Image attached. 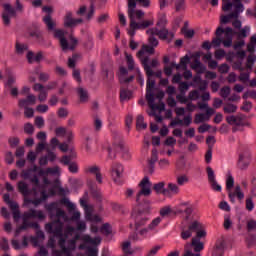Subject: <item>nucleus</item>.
I'll return each instance as SVG.
<instances>
[{
  "label": "nucleus",
  "instance_id": "6ab92c4d",
  "mask_svg": "<svg viewBox=\"0 0 256 256\" xmlns=\"http://www.w3.org/2000/svg\"><path fill=\"white\" fill-rule=\"evenodd\" d=\"M142 66L144 68V71H145L147 77H157L158 79H161V77H163V72L161 70L154 72L153 69H151V66H149V57L148 56H145V58L142 59Z\"/></svg>",
  "mask_w": 256,
  "mask_h": 256
},
{
  "label": "nucleus",
  "instance_id": "9d476101",
  "mask_svg": "<svg viewBox=\"0 0 256 256\" xmlns=\"http://www.w3.org/2000/svg\"><path fill=\"white\" fill-rule=\"evenodd\" d=\"M132 219L135 221L136 229L139 227H145L151 220V209L149 207H145L138 210H133Z\"/></svg>",
  "mask_w": 256,
  "mask_h": 256
},
{
  "label": "nucleus",
  "instance_id": "473e14b6",
  "mask_svg": "<svg viewBox=\"0 0 256 256\" xmlns=\"http://www.w3.org/2000/svg\"><path fill=\"white\" fill-rule=\"evenodd\" d=\"M178 213H185L186 219H189V217H191V213H193V207L188 203H182L178 209Z\"/></svg>",
  "mask_w": 256,
  "mask_h": 256
},
{
  "label": "nucleus",
  "instance_id": "5fc2aeb1",
  "mask_svg": "<svg viewBox=\"0 0 256 256\" xmlns=\"http://www.w3.org/2000/svg\"><path fill=\"white\" fill-rule=\"evenodd\" d=\"M165 25H167V15L160 14L158 17L157 26L163 28Z\"/></svg>",
  "mask_w": 256,
  "mask_h": 256
},
{
  "label": "nucleus",
  "instance_id": "774afa93",
  "mask_svg": "<svg viewBox=\"0 0 256 256\" xmlns=\"http://www.w3.org/2000/svg\"><path fill=\"white\" fill-rule=\"evenodd\" d=\"M251 197H256V177L252 179Z\"/></svg>",
  "mask_w": 256,
  "mask_h": 256
},
{
  "label": "nucleus",
  "instance_id": "bb28decb",
  "mask_svg": "<svg viewBox=\"0 0 256 256\" xmlns=\"http://www.w3.org/2000/svg\"><path fill=\"white\" fill-rule=\"evenodd\" d=\"M87 173H90V175H93L99 185L103 184V175L101 174V168L98 166H89L86 169Z\"/></svg>",
  "mask_w": 256,
  "mask_h": 256
},
{
  "label": "nucleus",
  "instance_id": "79ce46f5",
  "mask_svg": "<svg viewBox=\"0 0 256 256\" xmlns=\"http://www.w3.org/2000/svg\"><path fill=\"white\" fill-rule=\"evenodd\" d=\"M43 202L39 198L31 199L29 197L24 198V205H35V207H38V205H41Z\"/></svg>",
  "mask_w": 256,
  "mask_h": 256
},
{
  "label": "nucleus",
  "instance_id": "72a5a7b5",
  "mask_svg": "<svg viewBox=\"0 0 256 256\" xmlns=\"http://www.w3.org/2000/svg\"><path fill=\"white\" fill-rule=\"evenodd\" d=\"M153 190L161 195H169V190L165 189V182H159L154 184Z\"/></svg>",
  "mask_w": 256,
  "mask_h": 256
},
{
  "label": "nucleus",
  "instance_id": "c85d7f7f",
  "mask_svg": "<svg viewBox=\"0 0 256 256\" xmlns=\"http://www.w3.org/2000/svg\"><path fill=\"white\" fill-rule=\"evenodd\" d=\"M87 185L95 199L101 200V191L97 188V183L93 180H88Z\"/></svg>",
  "mask_w": 256,
  "mask_h": 256
},
{
  "label": "nucleus",
  "instance_id": "603ef678",
  "mask_svg": "<svg viewBox=\"0 0 256 256\" xmlns=\"http://www.w3.org/2000/svg\"><path fill=\"white\" fill-rule=\"evenodd\" d=\"M167 191H168V195L170 193H172L173 195H177V193H179V186H177V184L169 183Z\"/></svg>",
  "mask_w": 256,
  "mask_h": 256
},
{
  "label": "nucleus",
  "instance_id": "37998d69",
  "mask_svg": "<svg viewBox=\"0 0 256 256\" xmlns=\"http://www.w3.org/2000/svg\"><path fill=\"white\" fill-rule=\"evenodd\" d=\"M30 37H33L38 43H43V34L39 30H35L29 33Z\"/></svg>",
  "mask_w": 256,
  "mask_h": 256
},
{
  "label": "nucleus",
  "instance_id": "1a4fd4ad",
  "mask_svg": "<svg viewBox=\"0 0 256 256\" xmlns=\"http://www.w3.org/2000/svg\"><path fill=\"white\" fill-rule=\"evenodd\" d=\"M45 213L41 210L29 209L28 211L24 212L22 215V225L16 230V233L20 231H26V229L30 228L29 219H39V221H45Z\"/></svg>",
  "mask_w": 256,
  "mask_h": 256
},
{
  "label": "nucleus",
  "instance_id": "7ed1b4c3",
  "mask_svg": "<svg viewBox=\"0 0 256 256\" xmlns=\"http://www.w3.org/2000/svg\"><path fill=\"white\" fill-rule=\"evenodd\" d=\"M43 23L46 25L47 31L51 32L54 31V37L55 39H59L60 46L63 51H68L70 49L73 51L75 47H77L78 40L74 38L73 36H70L69 42L67 41V38L65 37L66 33L65 31L58 29L56 30V23L53 21V18H51V15H46L42 19Z\"/></svg>",
  "mask_w": 256,
  "mask_h": 256
},
{
  "label": "nucleus",
  "instance_id": "dca6fc26",
  "mask_svg": "<svg viewBox=\"0 0 256 256\" xmlns=\"http://www.w3.org/2000/svg\"><path fill=\"white\" fill-rule=\"evenodd\" d=\"M61 205H65L67 207L69 213H72L71 220L72 221H79L81 219V212L75 210L77 209V206H75L74 203H72L69 198H62L60 200Z\"/></svg>",
  "mask_w": 256,
  "mask_h": 256
},
{
  "label": "nucleus",
  "instance_id": "13d9d810",
  "mask_svg": "<svg viewBox=\"0 0 256 256\" xmlns=\"http://www.w3.org/2000/svg\"><path fill=\"white\" fill-rule=\"evenodd\" d=\"M24 133H26L27 135H33V133H35V127L33 126V124L31 123H26L24 125Z\"/></svg>",
  "mask_w": 256,
  "mask_h": 256
},
{
  "label": "nucleus",
  "instance_id": "cd10ccee",
  "mask_svg": "<svg viewBox=\"0 0 256 256\" xmlns=\"http://www.w3.org/2000/svg\"><path fill=\"white\" fill-rule=\"evenodd\" d=\"M37 103V97L33 94L28 95L26 98L20 99L18 101V107L23 109V107H29Z\"/></svg>",
  "mask_w": 256,
  "mask_h": 256
},
{
  "label": "nucleus",
  "instance_id": "423d86ee",
  "mask_svg": "<svg viewBox=\"0 0 256 256\" xmlns=\"http://www.w3.org/2000/svg\"><path fill=\"white\" fill-rule=\"evenodd\" d=\"M54 236H50L49 240H48V247H50V249H52V255L53 256H73L72 253L73 251H75V247H76V241L75 239H70L67 240V238L65 239L64 242V247L65 249H68V253L63 252V248L61 247V245H59L60 250L56 249V240H55V234H53Z\"/></svg>",
  "mask_w": 256,
  "mask_h": 256
},
{
  "label": "nucleus",
  "instance_id": "ea45409f",
  "mask_svg": "<svg viewBox=\"0 0 256 256\" xmlns=\"http://www.w3.org/2000/svg\"><path fill=\"white\" fill-rule=\"evenodd\" d=\"M27 49H29V47L26 44H21L19 41L16 42L15 51L17 55H23Z\"/></svg>",
  "mask_w": 256,
  "mask_h": 256
},
{
  "label": "nucleus",
  "instance_id": "2eb2a0df",
  "mask_svg": "<svg viewBox=\"0 0 256 256\" xmlns=\"http://www.w3.org/2000/svg\"><path fill=\"white\" fill-rule=\"evenodd\" d=\"M148 35H157L159 39H162V41H171L173 39L174 35L172 32H169L167 28L163 27L159 30V28H151L147 30Z\"/></svg>",
  "mask_w": 256,
  "mask_h": 256
},
{
  "label": "nucleus",
  "instance_id": "f8f14e48",
  "mask_svg": "<svg viewBox=\"0 0 256 256\" xmlns=\"http://www.w3.org/2000/svg\"><path fill=\"white\" fill-rule=\"evenodd\" d=\"M153 89H155V80L148 77L146 83V101L148 102L150 109H155V107H157V104H155V92H153Z\"/></svg>",
  "mask_w": 256,
  "mask_h": 256
},
{
  "label": "nucleus",
  "instance_id": "a211bd4d",
  "mask_svg": "<svg viewBox=\"0 0 256 256\" xmlns=\"http://www.w3.org/2000/svg\"><path fill=\"white\" fill-rule=\"evenodd\" d=\"M206 173L208 175V183L210 184L211 189H213V191L221 193L222 187L221 185H219V183H217V179L215 178V171H213V168H211V166H208L206 168Z\"/></svg>",
  "mask_w": 256,
  "mask_h": 256
},
{
  "label": "nucleus",
  "instance_id": "338daca9",
  "mask_svg": "<svg viewBox=\"0 0 256 256\" xmlns=\"http://www.w3.org/2000/svg\"><path fill=\"white\" fill-rule=\"evenodd\" d=\"M255 229H256V221L254 219L248 220L247 230L248 231H255Z\"/></svg>",
  "mask_w": 256,
  "mask_h": 256
},
{
  "label": "nucleus",
  "instance_id": "e433bc0d",
  "mask_svg": "<svg viewBox=\"0 0 256 256\" xmlns=\"http://www.w3.org/2000/svg\"><path fill=\"white\" fill-rule=\"evenodd\" d=\"M80 205L85 211L86 219H91V217H93L91 206L87 205V202L84 199H80Z\"/></svg>",
  "mask_w": 256,
  "mask_h": 256
},
{
  "label": "nucleus",
  "instance_id": "7c9ffc66",
  "mask_svg": "<svg viewBox=\"0 0 256 256\" xmlns=\"http://www.w3.org/2000/svg\"><path fill=\"white\" fill-rule=\"evenodd\" d=\"M224 253H225V242L223 241L217 242L212 251V256H223Z\"/></svg>",
  "mask_w": 256,
  "mask_h": 256
},
{
  "label": "nucleus",
  "instance_id": "58836bf2",
  "mask_svg": "<svg viewBox=\"0 0 256 256\" xmlns=\"http://www.w3.org/2000/svg\"><path fill=\"white\" fill-rule=\"evenodd\" d=\"M132 92L127 88H121L120 90V100L127 101L131 99Z\"/></svg>",
  "mask_w": 256,
  "mask_h": 256
},
{
  "label": "nucleus",
  "instance_id": "c756f323",
  "mask_svg": "<svg viewBox=\"0 0 256 256\" xmlns=\"http://www.w3.org/2000/svg\"><path fill=\"white\" fill-rule=\"evenodd\" d=\"M145 53H148L149 55H153V53H155V48H153V46L143 45L141 50H139L137 54L140 61H143V59H145L144 57Z\"/></svg>",
  "mask_w": 256,
  "mask_h": 256
},
{
  "label": "nucleus",
  "instance_id": "a18cd8bd",
  "mask_svg": "<svg viewBox=\"0 0 256 256\" xmlns=\"http://www.w3.org/2000/svg\"><path fill=\"white\" fill-rule=\"evenodd\" d=\"M3 199L10 208L15 209L17 202L11 200V196L8 193L3 195Z\"/></svg>",
  "mask_w": 256,
  "mask_h": 256
},
{
  "label": "nucleus",
  "instance_id": "bf43d9fd",
  "mask_svg": "<svg viewBox=\"0 0 256 256\" xmlns=\"http://www.w3.org/2000/svg\"><path fill=\"white\" fill-rule=\"evenodd\" d=\"M255 209V203H253V196H249L246 199V210L253 211Z\"/></svg>",
  "mask_w": 256,
  "mask_h": 256
},
{
  "label": "nucleus",
  "instance_id": "39448f33",
  "mask_svg": "<svg viewBox=\"0 0 256 256\" xmlns=\"http://www.w3.org/2000/svg\"><path fill=\"white\" fill-rule=\"evenodd\" d=\"M4 2L5 0H0V5L3 6L2 23L5 27H9L11 25V19L17 17V13H23V4H21V1L16 0V6L13 8L11 4Z\"/></svg>",
  "mask_w": 256,
  "mask_h": 256
},
{
  "label": "nucleus",
  "instance_id": "0eeeda50",
  "mask_svg": "<svg viewBox=\"0 0 256 256\" xmlns=\"http://www.w3.org/2000/svg\"><path fill=\"white\" fill-rule=\"evenodd\" d=\"M84 244H80L79 249L84 250V256H99V245H101L100 237L83 236Z\"/></svg>",
  "mask_w": 256,
  "mask_h": 256
},
{
  "label": "nucleus",
  "instance_id": "69168bd1",
  "mask_svg": "<svg viewBox=\"0 0 256 256\" xmlns=\"http://www.w3.org/2000/svg\"><path fill=\"white\" fill-rule=\"evenodd\" d=\"M179 91L181 94L185 95L186 91H189V84L187 82H180Z\"/></svg>",
  "mask_w": 256,
  "mask_h": 256
},
{
  "label": "nucleus",
  "instance_id": "de8ad7c7",
  "mask_svg": "<svg viewBox=\"0 0 256 256\" xmlns=\"http://www.w3.org/2000/svg\"><path fill=\"white\" fill-rule=\"evenodd\" d=\"M231 95V87L224 86L220 89V96L223 97V99H227Z\"/></svg>",
  "mask_w": 256,
  "mask_h": 256
},
{
  "label": "nucleus",
  "instance_id": "f704fd0d",
  "mask_svg": "<svg viewBox=\"0 0 256 256\" xmlns=\"http://www.w3.org/2000/svg\"><path fill=\"white\" fill-rule=\"evenodd\" d=\"M27 59L29 63H33V60L36 61L37 63H39L41 61V59H43V53L42 52H38L36 55L30 51L27 53Z\"/></svg>",
  "mask_w": 256,
  "mask_h": 256
},
{
  "label": "nucleus",
  "instance_id": "4c0bfd02",
  "mask_svg": "<svg viewBox=\"0 0 256 256\" xmlns=\"http://www.w3.org/2000/svg\"><path fill=\"white\" fill-rule=\"evenodd\" d=\"M125 57L128 66V71H137V68H135V60L133 59V56L131 54L126 53Z\"/></svg>",
  "mask_w": 256,
  "mask_h": 256
},
{
  "label": "nucleus",
  "instance_id": "4d7b16f0",
  "mask_svg": "<svg viewBox=\"0 0 256 256\" xmlns=\"http://www.w3.org/2000/svg\"><path fill=\"white\" fill-rule=\"evenodd\" d=\"M34 123L38 129H43V127H45V119H43V116H37Z\"/></svg>",
  "mask_w": 256,
  "mask_h": 256
},
{
  "label": "nucleus",
  "instance_id": "6e6552de",
  "mask_svg": "<svg viewBox=\"0 0 256 256\" xmlns=\"http://www.w3.org/2000/svg\"><path fill=\"white\" fill-rule=\"evenodd\" d=\"M161 221H163L161 217L154 218L148 224L147 227H144L140 229L138 232H134L132 235H130V240L143 241V239H147V235H149V233H157L158 232L157 228L159 227V225H161Z\"/></svg>",
  "mask_w": 256,
  "mask_h": 256
},
{
  "label": "nucleus",
  "instance_id": "0e129e2a",
  "mask_svg": "<svg viewBox=\"0 0 256 256\" xmlns=\"http://www.w3.org/2000/svg\"><path fill=\"white\" fill-rule=\"evenodd\" d=\"M33 172L31 171L30 168L26 169V170H22V173H21V177L25 180L27 179H31V177L33 176Z\"/></svg>",
  "mask_w": 256,
  "mask_h": 256
},
{
  "label": "nucleus",
  "instance_id": "f03ea898",
  "mask_svg": "<svg viewBox=\"0 0 256 256\" xmlns=\"http://www.w3.org/2000/svg\"><path fill=\"white\" fill-rule=\"evenodd\" d=\"M45 209L48 211L50 215V219L55 217L53 211H56V219L52 222L45 224V230L50 235H54L56 239H58V245L62 247V251L64 253H69V249L65 248V240L67 239V234H63L64 224L61 219L67 221V213L57 205V202H51L50 204L45 206Z\"/></svg>",
  "mask_w": 256,
  "mask_h": 256
},
{
  "label": "nucleus",
  "instance_id": "c9c22d12",
  "mask_svg": "<svg viewBox=\"0 0 256 256\" xmlns=\"http://www.w3.org/2000/svg\"><path fill=\"white\" fill-rule=\"evenodd\" d=\"M77 93L80 99V103H87L89 101V93L82 87L77 89Z\"/></svg>",
  "mask_w": 256,
  "mask_h": 256
},
{
  "label": "nucleus",
  "instance_id": "f257e3e1",
  "mask_svg": "<svg viewBox=\"0 0 256 256\" xmlns=\"http://www.w3.org/2000/svg\"><path fill=\"white\" fill-rule=\"evenodd\" d=\"M193 233H196V236L192 238L190 243L185 244L182 256H201V251L205 249V244L201 239L207 237V232L203 228V224L199 221H193L188 226H184L181 230L180 237L184 241H187V239H191Z\"/></svg>",
  "mask_w": 256,
  "mask_h": 256
},
{
  "label": "nucleus",
  "instance_id": "412c9836",
  "mask_svg": "<svg viewBox=\"0 0 256 256\" xmlns=\"http://www.w3.org/2000/svg\"><path fill=\"white\" fill-rule=\"evenodd\" d=\"M83 23V20L81 18H73V12H66V15L64 17V27H67L68 29H73L77 27V25H81Z\"/></svg>",
  "mask_w": 256,
  "mask_h": 256
},
{
  "label": "nucleus",
  "instance_id": "ddd939ff",
  "mask_svg": "<svg viewBox=\"0 0 256 256\" xmlns=\"http://www.w3.org/2000/svg\"><path fill=\"white\" fill-rule=\"evenodd\" d=\"M151 181L149 180V177L145 176L141 182L139 183V187L141 190L138 192L136 196V201L139 203V199H141V196L144 195V197H149L151 195Z\"/></svg>",
  "mask_w": 256,
  "mask_h": 256
},
{
  "label": "nucleus",
  "instance_id": "f3484780",
  "mask_svg": "<svg viewBox=\"0 0 256 256\" xmlns=\"http://www.w3.org/2000/svg\"><path fill=\"white\" fill-rule=\"evenodd\" d=\"M18 191L24 196V199H27L29 195L37 197V187L30 189L29 184L25 183V181L18 182Z\"/></svg>",
  "mask_w": 256,
  "mask_h": 256
},
{
  "label": "nucleus",
  "instance_id": "e2e57ef3",
  "mask_svg": "<svg viewBox=\"0 0 256 256\" xmlns=\"http://www.w3.org/2000/svg\"><path fill=\"white\" fill-rule=\"evenodd\" d=\"M8 143H9L10 147H12V149H15V147H17L20 143L19 137L9 138Z\"/></svg>",
  "mask_w": 256,
  "mask_h": 256
},
{
  "label": "nucleus",
  "instance_id": "6e6d98bb",
  "mask_svg": "<svg viewBox=\"0 0 256 256\" xmlns=\"http://www.w3.org/2000/svg\"><path fill=\"white\" fill-rule=\"evenodd\" d=\"M235 185V179L233 178V176L228 175L227 179H226V189L227 191H231V189H233Z\"/></svg>",
  "mask_w": 256,
  "mask_h": 256
},
{
  "label": "nucleus",
  "instance_id": "2f4dec72",
  "mask_svg": "<svg viewBox=\"0 0 256 256\" xmlns=\"http://www.w3.org/2000/svg\"><path fill=\"white\" fill-rule=\"evenodd\" d=\"M226 121L229 125H236L237 127H241V125H243V118L241 116H227Z\"/></svg>",
  "mask_w": 256,
  "mask_h": 256
},
{
  "label": "nucleus",
  "instance_id": "09e8293b",
  "mask_svg": "<svg viewBox=\"0 0 256 256\" xmlns=\"http://www.w3.org/2000/svg\"><path fill=\"white\" fill-rule=\"evenodd\" d=\"M10 209L13 213L14 221H19V219H21V212L19 211V204H16L15 208L10 207Z\"/></svg>",
  "mask_w": 256,
  "mask_h": 256
},
{
  "label": "nucleus",
  "instance_id": "5701e85b",
  "mask_svg": "<svg viewBox=\"0 0 256 256\" xmlns=\"http://www.w3.org/2000/svg\"><path fill=\"white\" fill-rule=\"evenodd\" d=\"M137 2H139L142 7H149L151 5V1L149 0H137ZM137 2L135 0H128V17H133V15L135 16Z\"/></svg>",
  "mask_w": 256,
  "mask_h": 256
},
{
  "label": "nucleus",
  "instance_id": "864d4df0",
  "mask_svg": "<svg viewBox=\"0 0 256 256\" xmlns=\"http://www.w3.org/2000/svg\"><path fill=\"white\" fill-rule=\"evenodd\" d=\"M39 239H45V233L42 230L36 231V237L32 238V243L37 245V243H39Z\"/></svg>",
  "mask_w": 256,
  "mask_h": 256
},
{
  "label": "nucleus",
  "instance_id": "3c124183",
  "mask_svg": "<svg viewBox=\"0 0 256 256\" xmlns=\"http://www.w3.org/2000/svg\"><path fill=\"white\" fill-rule=\"evenodd\" d=\"M224 57L227 61V52H225V50L218 49L215 51V59H217L218 61H221V59H223Z\"/></svg>",
  "mask_w": 256,
  "mask_h": 256
},
{
  "label": "nucleus",
  "instance_id": "9b49d317",
  "mask_svg": "<svg viewBox=\"0 0 256 256\" xmlns=\"http://www.w3.org/2000/svg\"><path fill=\"white\" fill-rule=\"evenodd\" d=\"M130 19V30L128 31V35L130 37H135V31L139 29H147V27H151L153 25V21L151 20H144L142 22L135 21V16L129 17Z\"/></svg>",
  "mask_w": 256,
  "mask_h": 256
},
{
  "label": "nucleus",
  "instance_id": "20e7f679",
  "mask_svg": "<svg viewBox=\"0 0 256 256\" xmlns=\"http://www.w3.org/2000/svg\"><path fill=\"white\" fill-rule=\"evenodd\" d=\"M234 35H237V33L233 31V28L226 27L224 29L220 26L216 29V37L212 40L211 45L213 47H220L222 43L226 49H229V47H233Z\"/></svg>",
  "mask_w": 256,
  "mask_h": 256
},
{
  "label": "nucleus",
  "instance_id": "b1692460",
  "mask_svg": "<svg viewBox=\"0 0 256 256\" xmlns=\"http://www.w3.org/2000/svg\"><path fill=\"white\" fill-rule=\"evenodd\" d=\"M228 197L230 202L235 203V199H238V201H243V199H245V193L241 191V186L237 185L235 186L234 190H228Z\"/></svg>",
  "mask_w": 256,
  "mask_h": 256
},
{
  "label": "nucleus",
  "instance_id": "680f3d73",
  "mask_svg": "<svg viewBox=\"0 0 256 256\" xmlns=\"http://www.w3.org/2000/svg\"><path fill=\"white\" fill-rule=\"evenodd\" d=\"M191 61V58L188 55H185L180 59V65L183 69H187V65H189V62Z\"/></svg>",
  "mask_w": 256,
  "mask_h": 256
},
{
  "label": "nucleus",
  "instance_id": "393cba45",
  "mask_svg": "<svg viewBox=\"0 0 256 256\" xmlns=\"http://www.w3.org/2000/svg\"><path fill=\"white\" fill-rule=\"evenodd\" d=\"M123 174V165L114 162L111 166V176L115 183H118V185L121 183V175Z\"/></svg>",
  "mask_w": 256,
  "mask_h": 256
},
{
  "label": "nucleus",
  "instance_id": "a878e982",
  "mask_svg": "<svg viewBox=\"0 0 256 256\" xmlns=\"http://www.w3.org/2000/svg\"><path fill=\"white\" fill-rule=\"evenodd\" d=\"M129 74V70L127 68H125V66H120L119 67V81L120 83H131V81H133L135 79V75H131L129 77H127V75Z\"/></svg>",
  "mask_w": 256,
  "mask_h": 256
},
{
  "label": "nucleus",
  "instance_id": "4468645a",
  "mask_svg": "<svg viewBox=\"0 0 256 256\" xmlns=\"http://www.w3.org/2000/svg\"><path fill=\"white\" fill-rule=\"evenodd\" d=\"M247 57V52L245 50H238L237 52L229 51L227 52V61L228 63H233L235 59L237 67H241L243 65V61Z\"/></svg>",
  "mask_w": 256,
  "mask_h": 256
},
{
  "label": "nucleus",
  "instance_id": "4be33fe9",
  "mask_svg": "<svg viewBox=\"0 0 256 256\" xmlns=\"http://www.w3.org/2000/svg\"><path fill=\"white\" fill-rule=\"evenodd\" d=\"M249 163H251V152L249 150H245L239 154L237 165L239 169L243 170L249 167Z\"/></svg>",
  "mask_w": 256,
  "mask_h": 256
},
{
  "label": "nucleus",
  "instance_id": "8fccbe9b",
  "mask_svg": "<svg viewBox=\"0 0 256 256\" xmlns=\"http://www.w3.org/2000/svg\"><path fill=\"white\" fill-rule=\"evenodd\" d=\"M224 113H236L237 112V106L234 104H226L223 108Z\"/></svg>",
  "mask_w": 256,
  "mask_h": 256
},
{
  "label": "nucleus",
  "instance_id": "a19ab883",
  "mask_svg": "<svg viewBox=\"0 0 256 256\" xmlns=\"http://www.w3.org/2000/svg\"><path fill=\"white\" fill-rule=\"evenodd\" d=\"M122 251L125 256L133 255V250H131V242L125 241L122 243Z\"/></svg>",
  "mask_w": 256,
  "mask_h": 256
},
{
  "label": "nucleus",
  "instance_id": "052dcab7",
  "mask_svg": "<svg viewBox=\"0 0 256 256\" xmlns=\"http://www.w3.org/2000/svg\"><path fill=\"white\" fill-rule=\"evenodd\" d=\"M95 15V5L91 4L90 8L86 14V21H91Z\"/></svg>",
  "mask_w": 256,
  "mask_h": 256
},
{
  "label": "nucleus",
  "instance_id": "aec40b11",
  "mask_svg": "<svg viewBox=\"0 0 256 256\" xmlns=\"http://www.w3.org/2000/svg\"><path fill=\"white\" fill-rule=\"evenodd\" d=\"M114 153H125V146L123 145V142H119V138L116 136L114 139V143L112 145V148H108V157L109 159H115Z\"/></svg>",
  "mask_w": 256,
  "mask_h": 256
},
{
  "label": "nucleus",
  "instance_id": "c03bdc74",
  "mask_svg": "<svg viewBox=\"0 0 256 256\" xmlns=\"http://www.w3.org/2000/svg\"><path fill=\"white\" fill-rule=\"evenodd\" d=\"M205 121H209V119H207V116L205 115V113H199V114L195 115L194 123L196 125H199V123H205Z\"/></svg>",
  "mask_w": 256,
  "mask_h": 256
},
{
  "label": "nucleus",
  "instance_id": "49530a36",
  "mask_svg": "<svg viewBox=\"0 0 256 256\" xmlns=\"http://www.w3.org/2000/svg\"><path fill=\"white\" fill-rule=\"evenodd\" d=\"M136 126L139 129H147V124L144 123L143 115H138L136 118Z\"/></svg>",
  "mask_w": 256,
  "mask_h": 256
}]
</instances>
